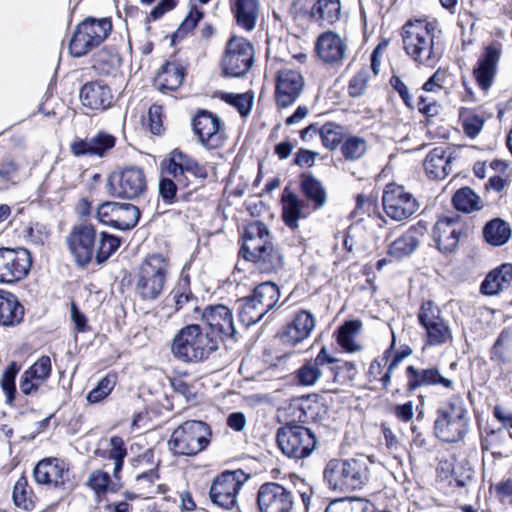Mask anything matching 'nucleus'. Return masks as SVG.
<instances>
[{"instance_id": "nucleus-1", "label": "nucleus", "mask_w": 512, "mask_h": 512, "mask_svg": "<svg viewBox=\"0 0 512 512\" xmlns=\"http://www.w3.org/2000/svg\"><path fill=\"white\" fill-rule=\"evenodd\" d=\"M240 254L264 273L277 272L283 267V256L272 242L267 225L261 221L248 223L242 235Z\"/></svg>"}, {"instance_id": "nucleus-2", "label": "nucleus", "mask_w": 512, "mask_h": 512, "mask_svg": "<svg viewBox=\"0 0 512 512\" xmlns=\"http://www.w3.org/2000/svg\"><path fill=\"white\" fill-rule=\"evenodd\" d=\"M401 36L406 54L415 62L432 66L440 59L443 49L433 23L409 20L403 25Z\"/></svg>"}, {"instance_id": "nucleus-3", "label": "nucleus", "mask_w": 512, "mask_h": 512, "mask_svg": "<svg viewBox=\"0 0 512 512\" xmlns=\"http://www.w3.org/2000/svg\"><path fill=\"white\" fill-rule=\"evenodd\" d=\"M370 457L359 455L350 459H332L324 469V481L329 489L349 492L362 488L370 478Z\"/></svg>"}, {"instance_id": "nucleus-4", "label": "nucleus", "mask_w": 512, "mask_h": 512, "mask_svg": "<svg viewBox=\"0 0 512 512\" xmlns=\"http://www.w3.org/2000/svg\"><path fill=\"white\" fill-rule=\"evenodd\" d=\"M469 429L470 417L464 399L459 395L450 396L437 409L435 435L442 441L455 443L462 440Z\"/></svg>"}, {"instance_id": "nucleus-5", "label": "nucleus", "mask_w": 512, "mask_h": 512, "mask_svg": "<svg viewBox=\"0 0 512 512\" xmlns=\"http://www.w3.org/2000/svg\"><path fill=\"white\" fill-rule=\"evenodd\" d=\"M170 260L163 254H149L135 272V292L143 301H154L164 291Z\"/></svg>"}, {"instance_id": "nucleus-6", "label": "nucleus", "mask_w": 512, "mask_h": 512, "mask_svg": "<svg viewBox=\"0 0 512 512\" xmlns=\"http://www.w3.org/2000/svg\"><path fill=\"white\" fill-rule=\"evenodd\" d=\"M173 355L185 362H197L209 357L218 349V340L203 333L198 324L182 328L172 343Z\"/></svg>"}, {"instance_id": "nucleus-7", "label": "nucleus", "mask_w": 512, "mask_h": 512, "mask_svg": "<svg viewBox=\"0 0 512 512\" xmlns=\"http://www.w3.org/2000/svg\"><path fill=\"white\" fill-rule=\"evenodd\" d=\"M210 437L211 430L205 422L189 420L174 429L168 446L175 455L194 456L206 449Z\"/></svg>"}, {"instance_id": "nucleus-8", "label": "nucleus", "mask_w": 512, "mask_h": 512, "mask_svg": "<svg viewBox=\"0 0 512 512\" xmlns=\"http://www.w3.org/2000/svg\"><path fill=\"white\" fill-rule=\"evenodd\" d=\"M112 30L111 21L107 18H87L79 23L69 41V53L80 58L101 45Z\"/></svg>"}, {"instance_id": "nucleus-9", "label": "nucleus", "mask_w": 512, "mask_h": 512, "mask_svg": "<svg viewBox=\"0 0 512 512\" xmlns=\"http://www.w3.org/2000/svg\"><path fill=\"white\" fill-rule=\"evenodd\" d=\"M108 193L117 198L134 200L147 189V179L142 168L125 166L113 171L106 184Z\"/></svg>"}, {"instance_id": "nucleus-10", "label": "nucleus", "mask_w": 512, "mask_h": 512, "mask_svg": "<svg viewBox=\"0 0 512 512\" xmlns=\"http://www.w3.org/2000/svg\"><path fill=\"white\" fill-rule=\"evenodd\" d=\"M277 443L286 456L302 459L309 456L316 448L315 434L307 427L288 424L277 432Z\"/></svg>"}, {"instance_id": "nucleus-11", "label": "nucleus", "mask_w": 512, "mask_h": 512, "mask_svg": "<svg viewBox=\"0 0 512 512\" xmlns=\"http://www.w3.org/2000/svg\"><path fill=\"white\" fill-rule=\"evenodd\" d=\"M418 320L425 329V344L429 346H443L453 341L452 330L440 310L431 301L422 304Z\"/></svg>"}, {"instance_id": "nucleus-12", "label": "nucleus", "mask_w": 512, "mask_h": 512, "mask_svg": "<svg viewBox=\"0 0 512 512\" xmlns=\"http://www.w3.org/2000/svg\"><path fill=\"white\" fill-rule=\"evenodd\" d=\"M339 361L329 355L327 349L323 347L315 359L305 362L296 372L298 383L302 386L314 385L322 376L323 369L327 368L332 373V382L339 383V370L343 367L353 369L354 365L345 362L342 365L338 364Z\"/></svg>"}, {"instance_id": "nucleus-13", "label": "nucleus", "mask_w": 512, "mask_h": 512, "mask_svg": "<svg viewBox=\"0 0 512 512\" xmlns=\"http://www.w3.org/2000/svg\"><path fill=\"white\" fill-rule=\"evenodd\" d=\"M254 61L253 45L242 37H232L226 46L222 59L223 71L227 76L240 77L246 74Z\"/></svg>"}, {"instance_id": "nucleus-14", "label": "nucleus", "mask_w": 512, "mask_h": 512, "mask_svg": "<svg viewBox=\"0 0 512 512\" xmlns=\"http://www.w3.org/2000/svg\"><path fill=\"white\" fill-rule=\"evenodd\" d=\"M31 266L32 257L27 249L0 248V283L13 284L23 280Z\"/></svg>"}, {"instance_id": "nucleus-15", "label": "nucleus", "mask_w": 512, "mask_h": 512, "mask_svg": "<svg viewBox=\"0 0 512 512\" xmlns=\"http://www.w3.org/2000/svg\"><path fill=\"white\" fill-rule=\"evenodd\" d=\"M244 480V473L240 470L223 472L211 484L209 496L212 503L225 510L233 509Z\"/></svg>"}, {"instance_id": "nucleus-16", "label": "nucleus", "mask_w": 512, "mask_h": 512, "mask_svg": "<svg viewBox=\"0 0 512 512\" xmlns=\"http://www.w3.org/2000/svg\"><path fill=\"white\" fill-rule=\"evenodd\" d=\"M193 131L199 143L206 149H218L226 141L225 127L221 119L208 111H200L193 119Z\"/></svg>"}, {"instance_id": "nucleus-17", "label": "nucleus", "mask_w": 512, "mask_h": 512, "mask_svg": "<svg viewBox=\"0 0 512 512\" xmlns=\"http://www.w3.org/2000/svg\"><path fill=\"white\" fill-rule=\"evenodd\" d=\"M96 217L105 225L119 230H129L138 223L140 211L130 203L108 201L98 206Z\"/></svg>"}, {"instance_id": "nucleus-18", "label": "nucleus", "mask_w": 512, "mask_h": 512, "mask_svg": "<svg viewBox=\"0 0 512 512\" xmlns=\"http://www.w3.org/2000/svg\"><path fill=\"white\" fill-rule=\"evenodd\" d=\"M256 500L259 512H292L295 504L293 492L276 482L262 484Z\"/></svg>"}, {"instance_id": "nucleus-19", "label": "nucleus", "mask_w": 512, "mask_h": 512, "mask_svg": "<svg viewBox=\"0 0 512 512\" xmlns=\"http://www.w3.org/2000/svg\"><path fill=\"white\" fill-rule=\"evenodd\" d=\"M305 87V79L297 69L284 67L276 74L275 102L280 108H286L297 101Z\"/></svg>"}, {"instance_id": "nucleus-20", "label": "nucleus", "mask_w": 512, "mask_h": 512, "mask_svg": "<svg viewBox=\"0 0 512 512\" xmlns=\"http://www.w3.org/2000/svg\"><path fill=\"white\" fill-rule=\"evenodd\" d=\"M201 320L209 336L217 339L218 343L233 339L236 334L232 312L225 305L207 306L201 313Z\"/></svg>"}, {"instance_id": "nucleus-21", "label": "nucleus", "mask_w": 512, "mask_h": 512, "mask_svg": "<svg viewBox=\"0 0 512 512\" xmlns=\"http://www.w3.org/2000/svg\"><path fill=\"white\" fill-rule=\"evenodd\" d=\"M67 243L76 263L80 266L88 264L95 253L96 231L94 226L88 223L76 225L67 237Z\"/></svg>"}, {"instance_id": "nucleus-22", "label": "nucleus", "mask_w": 512, "mask_h": 512, "mask_svg": "<svg viewBox=\"0 0 512 512\" xmlns=\"http://www.w3.org/2000/svg\"><path fill=\"white\" fill-rule=\"evenodd\" d=\"M419 208L417 200L403 186L386 185V216L395 221H405Z\"/></svg>"}, {"instance_id": "nucleus-23", "label": "nucleus", "mask_w": 512, "mask_h": 512, "mask_svg": "<svg viewBox=\"0 0 512 512\" xmlns=\"http://www.w3.org/2000/svg\"><path fill=\"white\" fill-rule=\"evenodd\" d=\"M33 474L37 483L54 488H64L70 480L68 464L59 458L42 459Z\"/></svg>"}, {"instance_id": "nucleus-24", "label": "nucleus", "mask_w": 512, "mask_h": 512, "mask_svg": "<svg viewBox=\"0 0 512 512\" xmlns=\"http://www.w3.org/2000/svg\"><path fill=\"white\" fill-rule=\"evenodd\" d=\"M163 171L177 180L185 173H190L200 179H205L208 176L204 165L199 164L193 157L179 149H175L169 154L164 163Z\"/></svg>"}, {"instance_id": "nucleus-25", "label": "nucleus", "mask_w": 512, "mask_h": 512, "mask_svg": "<svg viewBox=\"0 0 512 512\" xmlns=\"http://www.w3.org/2000/svg\"><path fill=\"white\" fill-rule=\"evenodd\" d=\"M315 49L321 61L336 66L345 59L347 44L336 32L326 31L317 38Z\"/></svg>"}, {"instance_id": "nucleus-26", "label": "nucleus", "mask_w": 512, "mask_h": 512, "mask_svg": "<svg viewBox=\"0 0 512 512\" xmlns=\"http://www.w3.org/2000/svg\"><path fill=\"white\" fill-rule=\"evenodd\" d=\"M314 328V316L310 312L302 310L295 315L293 321L280 332L279 336L283 344L295 346L307 339Z\"/></svg>"}, {"instance_id": "nucleus-27", "label": "nucleus", "mask_w": 512, "mask_h": 512, "mask_svg": "<svg viewBox=\"0 0 512 512\" xmlns=\"http://www.w3.org/2000/svg\"><path fill=\"white\" fill-rule=\"evenodd\" d=\"M116 138L105 132L99 131L92 137L77 139L71 143L70 149L74 156L96 155L105 156L107 151L115 146Z\"/></svg>"}, {"instance_id": "nucleus-28", "label": "nucleus", "mask_w": 512, "mask_h": 512, "mask_svg": "<svg viewBox=\"0 0 512 512\" xmlns=\"http://www.w3.org/2000/svg\"><path fill=\"white\" fill-rule=\"evenodd\" d=\"M500 57L501 50L493 45L487 46L479 57L473 76L482 90L487 91L491 87Z\"/></svg>"}, {"instance_id": "nucleus-29", "label": "nucleus", "mask_w": 512, "mask_h": 512, "mask_svg": "<svg viewBox=\"0 0 512 512\" xmlns=\"http://www.w3.org/2000/svg\"><path fill=\"white\" fill-rule=\"evenodd\" d=\"M460 222L454 217L440 218L433 230L434 240L438 249L443 253L453 252L459 242Z\"/></svg>"}, {"instance_id": "nucleus-30", "label": "nucleus", "mask_w": 512, "mask_h": 512, "mask_svg": "<svg viewBox=\"0 0 512 512\" xmlns=\"http://www.w3.org/2000/svg\"><path fill=\"white\" fill-rule=\"evenodd\" d=\"M52 371L51 359L49 356L40 357L20 379V390L23 394L29 395L36 392L49 378Z\"/></svg>"}, {"instance_id": "nucleus-31", "label": "nucleus", "mask_w": 512, "mask_h": 512, "mask_svg": "<svg viewBox=\"0 0 512 512\" xmlns=\"http://www.w3.org/2000/svg\"><path fill=\"white\" fill-rule=\"evenodd\" d=\"M112 99L111 89L100 82L87 83L80 90L82 104L93 110L107 109L110 107Z\"/></svg>"}, {"instance_id": "nucleus-32", "label": "nucleus", "mask_w": 512, "mask_h": 512, "mask_svg": "<svg viewBox=\"0 0 512 512\" xmlns=\"http://www.w3.org/2000/svg\"><path fill=\"white\" fill-rule=\"evenodd\" d=\"M407 373L410 377V386L412 388L439 385L447 389H452L454 386L453 380L444 377L436 367L420 370L413 366H408Z\"/></svg>"}, {"instance_id": "nucleus-33", "label": "nucleus", "mask_w": 512, "mask_h": 512, "mask_svg": "<svg viewBox=\"0 0 512 512\" xmlns=\"http://www.w3.org/2000/svg\"><path fill=\"white\" fill-rule=\"evenodd\" d=\"M424 169L431 179H444L451 172V153L444 146L436 147L424 160Z\"/></svg>"}, {"instance_id": "nucleus-34", "label": "nucleus", "mask_w": 512, "mask_h": 512, "mask_svg": "<svg viewBox=\"0 0 512 512\" xmlns=\"http://www.w3.org/2000/svg\"><path fill=\"white\" fill-rule=\"evenodd\" d=\"M24 307L16 295L11 292L0 290V325L16 326L22 322Z\"/></svg>"}, {"instance_id": "nucleus-35", "label": "nucleus", "mask_w": 512, "mask_h": 512, "mask_svg": "<svg viewBox=\"0 0 512 512\" xmlns=\"http://www.w3.org/2000/svg\"><path fill=\"white\" fill-rule=\"evenodd\" d=\"M362 329V323L359 320H350L344 322L335 331L337 344L342 350L348 353H355L362 350V345L358 340Z\"/></svg>"}, {"instance_id": "nucleus-36", "label": "nucleus", "mask_w": 512, "mask_h": 512, "mask_svg": "<svg viewBox=\"0 0 512 512\" xmlns=\"http://www.w3.org/2000/svg\"><path fill=\"white\" fill-rule=\"evenodd\" d=\"M512 283V265L502 264L491 271L481 284V292L485 295H497Z\"/></svg>"}, {"instance_id": "nucleus-37", "label": "nucleus", "mask_w": 512, "mask_h": 512, "mask_svg": "<svg viewBox=\"0 0 512 512\" xmlns=\"http://www.w3.org/2000/svg\"><path fill=\"white\" fill-rule=\"evenodd\" d=\"M422 231L418 227L410 228L405 234L390 244L388 254L392 259H401L409 256L419 244Z\"/></svg>"}, {"instance_id": "nucleus-38", "label": "nucleus", "mask_w": 512, "mask_h": 512, "mask_svg": "<svg viewBox=\"0 0 512 512\" xmlns=\"http://www.w3.org/2000/svg\"><path fill=\"white\" fill-rule=\"evenodd\" d=\"M233 10L239 26L252 31L259 15L258 0H235Z\"/></svg>"}, {"instance_id": "nucleus-39", "label": "nucleus", "mask_w": 512, "mask_h": 512, "mask_svg": "<svg viewBox=\"0 0 512 512\" xmlns=\"http://www.w3.org/2000/svg\"><path fill=\"white\" fill-rule=\"evenodd\" d=\"M304 203L298 196L292 192H287L282 196V217L285 224L291 229L298 228V220L304 217Z\"/></svg>"}, {"instance_id": "nucleus-40", "label": "nucleus", "mask_w": 512, "mask_h": 512, "mask_svg": "<svg viewBox=\"0 0 512 512\" xmlns=\"http://www.w3.org/2000/svg\"><path fill=\"white\" fill-rule=\"evenodd\" d=\"M251 298L261 307V311L267 313L279 301V288L273 282H263L254 288Z\"/></svg>"}, {"instance_id": "nucleus-41", "label": "nucleus", "mask_w": 512, "mask_h": 512, "mask_svg": "<svg viewBox=\"0 0 512 512\" xmlns=\"http://www.w3.org/2000/svg\"><path fill=\"white\" fill-rule=\"evenodd\" d=\"M483 235L487 243L493 246H502L511 237L510 225L500 218L490 220L483 229Z\"/></svg>"}, {"instance_id": "nucleus-42", "label": "nucleus", "mask_w": 512, "mask_h": 512, "mask_svg": "<svg viewBox=\"0 0 512 512\" xmlns=\"http://www.w3.org/2000/svg\"><path fill=\"white\" fill-rule=\"evenodd\" d=\"M184 72L180 65L176 63H166L162 71L156 78V84L161 91L176 90L182 84Z\"/></svg>"}, {"instance_id": "nucleus-43", "label": "nucleus", "mask_w": 512, "mask_h": 512, "mask_svg": "<svg viewBox=\"0 0 512 512\" xmlns=\"http://www.w3.org/2000/svg\"><path fill=\"white\" fill-rule=\"evenodd\" d=\"M340 14V0H317L312 8V16L322 24L335 23Z\"/></svg>"}, {"instance_id": "nucleus-44", "label": "nucleus", "mask_w": 512, "mask_h": 512, "mask_svg": "<svg viewBox=\"0 0 512 512\" xmlns=\"http://www.w3.org/2000/svg\"><path fill=\"white\" fill-rule=\"evenodd\" d=\"M301 189L304 195L313 203L314 209H320L326 204V191L322 183L314 176L303 175Z\"/></svg>"}, {"instance_id": "nucleus-45", "label": "nucleus", "mask_w": 512, "mask_h": 512, "mask_svg": "<svg viewBox=\"0 0 512 512\" xmlns=\"http://www.w3.org/2000/svg\"><path fill=\"white\" fill-rule=\"evenodd\" d=\"M491 359L499 364L512 361V332L503 330L498 336L493 349Z\"/></svg>"}, {"instance_id": "nucleus-46", "label": "nucleus", "mask_w": 512, "mask_h": 512, "mask_svg": "<svg viewBox=\"0 0 512 512\" xmlns=\"http://www.w3.org/2000/svg\"><path fill=\"white\" fill-rule=\"evenodd\" d=\"M120 246V239L106 232L96 236L95 259L98 264L106 261Z\"/></svg>"}, {"instance_id": "nucleus-47", "label": "nucleus", "mask_w": 512, "mask_h": 512, "mask_svg": "<svg viewBox=\"0 0 512 512\" xmlns=\"http://www.w3.org/2000/svg\"><path fill=\"white\" fill-rule=\"evenodd\" d=\"M453 205L459 211L470 213L481 208V201L471 188L464 187L453 196Z\"/></svg>"}, {"instance_id": "nucleus-48", "label": "nucleus", "mask_w": 512, "mask_h": 512, "mask_svg": "<svg viewBox=\"0 0 512 512\" xmlns=\"http://www.w3.org/2000/svg\"><path fill=\"white\" fill-rule=\"evenodd\" d=\"M238 314L240 321L244 325L250 326L259 322L266 311H261V307L249 296L240 300Z\"/></svg>"}, {"instance_id": "nucleus-49", "label": "nucleus", "mask_w": 512, "mask_h": 512, "mask_svg": "<svg viewBox=\"0 0 512 512\" xmlns=\"http://www.w3.org/2000/svg\"><path fill=\"white\" fill-rule=\"evenodd\" d=\"M115 385L116 376L114 374H107L98 382L97 386L88 393L86 397L87 401L92 404L101 402L112 392Z\"/></svg>"}, {"instance_id": "nucleus-50", "label": "nucleus", "mask_w": 512, "mask_h": 512, "mask_svg": "<svg viewBox=\"0 0 512 512\" xmlns=\"http://www.w3.org/2000/svg\"><path fill=\"white\" fill-rule=\"evenodd\" d=\"M20 370V367L16 362H11L3 372L0 384L4 391L7 401L12 402L14 394L16 392L15 378Z\"/></svg>"}, {"instance_id": "nucleus-51", "label": "nucleus", "mask_w": 512, "mask_h": 512, "mask_svg": "<svg viewBox=\"0 0 512 512\" xmlns=\"http://www.w3.org/2000/svg\"><path fill=\"white\" fill-rule=\"evenodd\" d=\"M13 500L16 506L25 510H31L34 507L31 491L28 489L27 481L20 478L14 485Z\"/></svg>"}, {"instance_id": "nucleus-52", "label": "nucleus", "mask_w": 512, "mask_h": 512, "mask_svg": "<svg viewBox=\"0 0 512 512\" xmlns=\"http://www.w3.org/2000/svg\"><path fill=\"white\" fill-rule=\"evenodd\" d=\"M460 117L463 123V130L470 138H475L482 130L485 119L475 113L464 110L461 112Z\"/></svg>"}, {"instance_id": "nucleus-53", "label": "nucleus", "mask_w": 512, "mask_h": 512, "mask_svg": "<svg viewBox=\"0 0 512 512\" xmlns=\"http://www.w3.org/2000/svg\"><path fill=\"white\" fill-rule=\"evenodd\" d=\"M366 149V141L356 136L347 138L341 148L344 157L348 160L361 158Z\"/></svg>"}, {"instance_id": "nucleus-54", "label": "nucleus", "mask_w": 512, "mask_h": 512, "mask_svg": "<svg viewBox=\"0 0 512 512\" xmlns=\"http://www.w3.org/2000/svg\"><path fill=\"white\" fill-rule=\"evenodd\" d=\"M222 99L226 103L234 106L243 117L247 116L250 113L253 104V96L249 93H226L222 96Z\"/></svg>"}, {"instance_id": "nucleus-55", "label": "nucleus", "mask_w": 512, "mask_h": 512, "mask_svg": "<svg viewBox=\"0 0 512 512\" xmlns=\"http://www.w3.org/2000/svg\"><path fill=\"white\" fill-rule=\"evenodd\" d=\"M319 134L323 145L328 149H335L342 140V133L340 126L334 123H326L319 130Z\"/></svg>"}, {"instance_id": "nucleus-56", "label": "nucleus", "mask_w": 512, "mask_h": 512, "mask_svg": "<svg viewBox=\"0 0 512 512\" xmlns=\"http://www.w3.org/2000/svg\"><path fill=\"white\" fill-rule=\"evenodd\" d=\"M120 58L115 51L102 50L94 56V67L103 73L119 66Z\"/></svg>"}, {"instance_id": "nucleus-57", "label": "nucleus", "mask_w": 512, "mask_h": 512, "mask_svg": "<svg viewBox=\"0 0 512 512\" xmlns=\"http://www.w3.org/2000/svg\"><path fill=\"white\" fill-rule=\"evenodd\" d=\"M369 81V70L362 68L357 74H355L349 81L348 94L351 97L362 96L368 87Z\"/></svg>"}, {"instance_id": "nucleus-58", "label": "nucleus", "mask_w": 512, "mask_h": 512, "mask_svg": "<svg viewBox=\"0 0 512 512\" xmlns=\"http://www.w3.org/2000/svg\"><path fill=\"white\" fill-rule=\"evenodd\" d=\"M110 483V476L108 473L96 470L93 471L89 477L87 484L97 494L105 493Z\"/></svg>"}, {"instance_id": "nucleus-59", "label": "nucleus", "mask_w": 512, "mask_h": 512, "mask_svg": "<svg viewBox=\"0 0 512 512\" xmlns=\"http://www.w3.org/2000/svg\"><path fill=\"white\" fill-rule=\"evenodd\" d=\"M203 13L198 10L197 8H193L190 10L189 14L186 16V18L182 21L181 25L179 26L178 30L176 31V35L178 37H183L188 32H190L194 27L197 25V23L202 18Z\"/></svg>"}, {"instance_id": "nucleus-60", "label": "nucleus", "mask_w": 512, "mask_h": 512, "mask_svg": "<svg viewBox=\"0 0 512 512\" xmlns=\"http://www.w3.org/2000/svg\"><path fill=\"white\" fill-rule=\"evenodd\" d=\"M158 190L163 200L171 203L176 196L177 187L173 180L162 177L159 181Z\"/></svg>"}, {"instance_id": "nucleus-61", "label": "nucleus", "mask_w": 512, "mask_h": 512, "mask_svg": "<svg viewBox=\"0 0 512 512\" xmlns=\"http://www.w3.org/2000/svg\"><path fill=\"white\" fill-rule=\"evenodd\" d=\"M390 85L394 91H396L407 107H412V96L409 93L407 85L398 77L392 76L390 79Z\"/></svg>"}, {"instance_id": "nucleus-62", "label": "nucleus", "mask_w": 512, "mask_h": 512, "mask_svg": "<svg viewBox=\"0 0 512 512\" xmlns=\"http://www.w3.org/2000/svg\"><path fill=\"white\" fill-rule=\"evenodd\" d=\"M127 456V450L125 447V443L123 439L119 436H113L110 438V449H109V458L112 460L115 459H124Z\"/></svg>"}, {"instance_id": "nucleus-63", "label": "nucleus", "mask_w": 512, "mask_h": 512, "mask_svg": "<svg viewBox=\"0 0 512 512\" xmlns=\"http://www.w3.org/2000/svg\"><path fill=\"white\" fill-rule=\"evenodd\" d=\"M161 110L160 106L153 105L148 111L150 131L155 135H159L162 132Z\"/></svg>"}, {"instance_id": "nucleus-64", "label": "nucleus", "mask_w": 512, "mask_h": 512, "mask_svg": "<svg viewBox=\"0 0 512 512\" xmlns=\"http://www.w3.org/2000/svg\"><path fill=\"white\" fill-rule=\"evenodd\" d=\"M495 490L501 501L512 503V479L504 480L495 486Z\"/></svg>"}]
</instances>
